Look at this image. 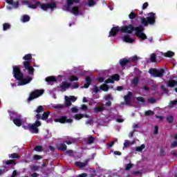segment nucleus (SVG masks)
Returning <instances> with one entry per match:
<instances>
[{"label":"nucleus","mask_w":177,"mask_h":177,"mask_svg":"<svg viewBox=\"0 0 177 177\" xmlns=\"http://www.w3.org/2000/svg\"><path fill=\"white\" fill-rule=\"evenodd\" d=\"M143 149H146V145L145 144L141 145L140 147H136V151H139L140 153L143 151Z\"/></svg>","instance_id":"29"},{"label":"nucleus","mask_w":177,"mask_h":177,"mask_svg":"<svg viewBox=\"0 0 177 177\" xmlns=\"http://www.w3.org/2000/svg\"><path fill=\"white\" fill-rule=\"evenodd\" d=\"M19 175V173L17 172V170H14L12 171V174L11 176V177H16Z\"/></svg>","instance_id":"60"},{"label":"nucleus","mask_w":177,"mask_h":177,"mask_svg":"<svg viewBox=\"0 0 177 177\" xmlns=\"http://www.w3.org/2000/svg\"><path fill=\"white\" fill-rule=\"evenodd\" d=\"M109 88L110 87H109V85L106 84H104L100 86V89H101V91H103L104 92H109Z\"/></svg>","instance_id":"25"},{"label":"nucleus","mask_w":177,"mask_h":177,"mask_svg":"<svg viewBox=\"0 0 177 177\" xmlns=\"http://www.w3.org/2000/svg\"><path fill=\"white\" fill-rule=\"evenodd\" d=\"M131 168H133V163H128L125 165V171H129Z\"/></svg>","instance_id":"42"},{"label":"nucleus","mask_w":177,"mask_h":177,"mask_svg":"<svg viewBox=\"0 0 177 177\" xmlns=\"http://www.w3.org/2000/svg\"><path fill=\"white\" fill-rule=\"evenodd\" d=\"M41 8L43 10H48V9H51V10H53L55 8H56V3H42L41 4Z\"/></svg>","instance_id":"9"},{"label":"nucleus","mask_w":177,"mask_h":177,"mask_svg":"<svg viewBox=\"0 0 177 177\" xmlns=\"http://www.w3.org/2000/svg\"><path fill=\"white\" fill-rule=\"evenodd\" d=\"M74 3H80V0H66V10L70 12L71 10V6L74 5Z\"/></svg>","instance_id":"10"},{"label":"nucleus","mask_w":177,"mask_h":177,"mask_svg":"<svg viewBox=\"0 0 177 177\" xmlns=\"http://www.w3.org/2000/svg\"><path fill=\"white\" fill-rule=\"evenodd\" d=\"M70 86H71V84L66 82H62V84L60 85V88L64 91H66V89H68Z\"/></svg>","instance_id":"19"},{"label":"nucleus","mask_w":177,"mask_h":177,"mask_svg":"<svg viewBox=\"0 0 177 177\" xmlns=\"http://www.w3.org/2000/svg\"><path fill=\"white\" fill-rule=\"evenodd\" d=\"M44 90H35L32 91L28 98V102H31V100H34V99H37V97H39V96H42L44 95Z\"/></svg>","instance_id":"6"},{"label":"nucleus","mask_w":177,"mask_h":177,"mask_svg":"<svg viewBox=\"0 0 177 177\" xmlns=\"http://www.w3.org/2000/svg\"><path fill=\"white\" fill-rule=\"evenodd\" d=\"M177 146V141H174L171 144V147L173 149L174 147H176Z\"/></svg>","instance_id":"64"},{"label":"nucleus","mask_w":177,"mask_h":177,"mask_svg":"<svg viewBox=\"0 0 177 177\" xmlns=\"http://www.w3.org/2000/svg\"><path fill=\"white\" fill-rule=\"evenodd\" d=\"M131 84H133V85H134V86H138V84H139V77H135L132 80Z\"/></svg>","instance_id":"34"},{"label":"nucleus","mask_w":177,"mask_h":177,"mask_svg":"<svg viewBox=\"0 0 177 177\" xmlns=\"http://www.w3.org/2000/svg\"><path fill=\"white\" fill-rule=\"evenodd\" d=\"M44 111H45V109H44V106L40 105L37 106L36 110L34 111V113H38V114H39V113H42Z\"/></svg>","instance_id":"30"},{"label":"nucleus","mask_w":177,"mask_h":177,"mask_svg":"<svg viewBox=\"0 0 177 177\" xmlns=\"http://www.w3.org/2000/svg\"><path fill=\"white\" fill-rule=\"evenodd\" d=\"M39 5H41V2L36 1V3L35 4L29 3L28 8H30V9H37V8H38V6H39Z\"/></svg>","instance_id":"26"},{"label":"nucleus","mask_w":177,"mask_h":177,"mask_svg":"<svg viewBox=\"0 0 177 177\" xmlns=\"http://www.w3.org/2000/svg\"><path fill=\"white\" fill-rule=\"evenodd\" d=\"M158 154L160 156V157L165 156V149H164V148H160Z\"/></svg>","instance_id":"46"},{"label":"nucleus","mask_w":177,"mask_h":177,"mask_svg":"<svg viewBox=\"0 0 177 177\" xmlns=\"http://www.w3.org/2000/svg\"><path fill=\"white\" fill-rule=\"evenodd\" d=\"M165 57H174L175 56V53L169 50L167 53H162V55Z\"/></svg>","instance_id":"21"},{"label":"nucleus","mask_w":177,"mask_h":177,"mask_svg":"<svg viewBox=\"0 0 177 177\" xmlns=\"http://www.w3.org/2000/svg\"><path fill=\"white\" fill-rule=\"evenodd\" d=\"M6 165H16V160H8L5 162Z\"/></svg>","instance_id":"28"},{"label":"nucleus","mask_w":177,"mask_h":177,"mask_svg":"<svg viewBox=\"0 0 177 177\" xmlns=\"http://www.w3.org/2000/svg\"><path fill=\"white\" fill-rule=\"evenodd\" d=\"M30 16H28V15H25L23 16L22 21L24 23H27V21H30Z\"/></svg>","instance_id":"41"},{"label":"nucleus","mask_w":177,"mask_h":177,"mask_svg":"<svg viewBox=\"0 0 177 177\" xmlns=\"http://www.w3.org/2000/svg\"><path fill=\"white\" fill-rule=\"evenodd\" d=\"M95 5H96V1H95V0H88V6L91 8L95 6Z\"/></svg>","instance_id":"45"},{"label":"nucleus","mask_w":177,"mask_h":177,"mask_svg":"<svg viewBox=\"0 0 177 177\" xmlns=\"http://www.w3.org/2000/svg\"><path fill=\"white\" fill-rule=\"evenodd\" d=\"M26 129H28L30 132H32V133H38L39 132V130L38 129V127L32 124H28Z\"/></svg>","instance_id":"12"},{"label":"nucleus","mask_w":177,"mask_h":177,"mask_svg":"<svg viewBox=\"0 0 177 177\" xmlns=\"http://www.w3.org/2000/svg\"><path fill=\"white\" fill-rule=\"evenodd\" d=\"M148 6H149V3L147 2L144 3L142 7V10H145V9H147Z\"/></svg>","instance_id":"55"},{"label":"nucleus","mask_w":177,"mask_h":177,"mask_svg":"<svg viewBox=\"0 0 177 177\" xmlns=\"http://www.w3.org/2000/svg\"><path fill=\"white\" fill-rule=\"evenodd\" d=\"M137 100H138V102H140L142 104H145L146 102V100H145V97H138Z\"/></svg>","instance_id":"50"},{"label":"nucleus","mask_w":177,"mask_h":177,"mask_svg":"<svg viewBox=\"0 0 177 177\" xmlns=\"http://www.w3.org/2000/svg\"><path fill=\"white\" fill-rule=\"evenodd\" d=\"M73 118L76 120H82V118H84V114L82 113H76L74 116Z\"/></svg>","instance_id":"32"},{"label":"nucleus","mask_w":177,"mask_h":177,"mask_svg":"<svg viewBox=\"0 0 177 177\" xmlns=\"http://www.w3.org/2000/svg\"><path fill=\"white\" fill-rule=\"evenodd\" d=\"M66 118L67 116H59V118L54 120L55 122H59L60 124H66Z\"/></svg>","instance_id":"15"},{"label":"nucleus","mask_w":177,"mask_h":177,"mask_svg":"<svg viewBox=\"0 0 177 177\" xmlns=\"http://www.w3.org/2000/svg\"><path fill=\"white\" fill-rule=\"evenodd\" d=\"M95 142V137L94 136H90L88 138L87 143L88 145H92Z\"/></svg>","instance_id":"38"},{"label":"nucleus","mask_w":177,"mask_h":177,"mask_svg":"<svg viewBox=\"0 0 177 177\" xmlns=\"http://www.w3.org/2000/svg\"><path fill=\"white\" fill-rule=\"evenodd\" d=\"M99 91H100V87H97V86H94V88H93V92L92 93L93 95H96V93H97V92H99Z\"/></svg>","instance_id":"44"},{"label":"nucleus","mask_w":177,"mask_h":177,"mask_svg":"<svg viewBox=\"0 0 177 177\" xmlns=\"http://www.w3.org/2000/svg\"><path fill=\"white\" fill-rule=\"evenodd\" d=\"M71 13H73L75 16H78L80 15V7L74 6L71 10Z\"/></svg>","instance_id":"17"},{"label":"nucleus","mask_w":177,"mask_h":177,"mask_svg":"<svg viewBox=\"0 0 177 177\" xmlns=\"http://www.w3.org/2000/svg\"><path fill=\"white\" fill-rule=\"evenodd\" d=\"M139 60V57H138V55H134L131 58V62H138Z\"/></svg>","instance_id":"54"},{"label":"nucleus","mask_w":177,"mask_h":177,"mask_svg":"<svg viewBox=\"0 0 177 177\" xmlns=\"http://www.w3.org/2000/svg\"><path fill=\"white\" fill-rule=\"evenodd\" d=\"M69 100H71V102H75L77 100V98L74 95H72L69 97Z\"/></svg>","instance_id":"62"},{"label":"nucleus","mask_w":177,"mask_h":177,"mask_svg":"<svg viewBox=\"0 0 177 177\" xmlns=\"http://www.w3.org/2000/svg\"><path fill=\"white\" fill-rule=\"evenodd\" d=\"M8 157H9V158H13V159H15V158H17V159L20 158V156H19V153H13L9 154Z\"/></svg>","instance_id":"36"},{"label":"nucleus","mask_w":177,"mask_h":177,"mask_svg":"<svg viewBox=\"0 0 177 177\" xmlns=\"http://www.w3.org/2000/svg\"><path fill=\"white\" fill-rule=\"evenodd\" d=\"M88 162H89V159H86L84 160V162H75V167H78L79 168H85L88 165Z\"/></svg>","instance_id":"13"},{"label":"nucleus","mask_w":177,"mask_h":177,"mask_svg":"<svg viewBox=\"0 0 177 177\" xmlns=\"http://www.w3.org/2000/svg\"><path fill=\"white\" fill-rule=\"evenodd\" d=\"M71 113H78V108L74 106L71 109Z\"/></svg>","instance_id":"57"},{"label":"nucleus","mask_w":177,"mask_h":177,"mask_svg":"<svg viewBox=\"0 0 177 177\" xmlns=\"http://www.w3.org/2000/svg\"><path fill=\"white\" fill-rule=\"evenodd\" d=\"M167 121L169 122V124H172V122H174V116L172 115L167 116Z\"/></svg>","instance_id":"47"},{"label":"nucleus","mask_w":177,"mask_h":177,"mask_svg":"<svg viewBox=\"0 0 177 177\" xmlns=\"http://www.w3.org/2000/svg\"><path fill=\"white\" fill-rule=\"evenodd\" d=\"M45 81L46 82H48V84H50V82H56L57 80L55 76H50L46 77Z\"/></svg>","instance_id":"23"},{"label":"nucleus","mask_w":177,"mask_h":177,"mask_svg":"<svg viewBox=\"0 0 177 177\" xmlns=\"http://www.w3.org/2000/svg\"><path fill=\"white\" fill-rule=\"evenodd\" d=\"M57 149L61 151H66L67 150V145L64 143H61L57 146Z\"/></svg>","instance_id":"22"},{"label":"nucleus","mask_w":177,"mask_h":177,"mask_svg":"<svg viewBox=\"0 0 177 177\" xmlns=\"http://www.w3.org/2000/svg\"><path fill=\"white\" fill-rule=\"evenodd\" d=\"M121 30L122 32H125L126 34H132L133 31H136V35L138 38L142 39V41L147 39V36L146 34L143 33L145 27L142 25L135 27L133 25L129 24L128 26L122 28Z\"/></svg>","instance_id":"1"},{"label":"nucleus","mask_w":177,"mask_h":177,"mask_svg":"<svg viewBox=\"0 0 177 177\" xmlns=\"http://www.w3.org/2000/svg\"><path fill=\"white\" fill-rule=\"evenodd\" d=\"M49 114H50V112L49 111L44 112L43 115H41V120L43 121L46 120V119L49 118Z\"/></svg>","instance_id":"31"},{"label":"nucleus","mask_w":177,"mask_h":177,"mask_svg":"<svg viewBox=\"0 0 177 177\" xmlns=\"http://www.w3.org/2000/svg\"><path fill=\"white\" fill-rule=\"evenodd\" d=\"M10 28V24L8 23H5L3 24V31H6V30H9Z\"/></svg>","instance_id":"43"},{"label":"nucleus","mask_w":177,"mask_h":177,"mask_svg":"<svg viewBox=\"0 0 177 177\" xmlns=\"http://www.w3.org/2000/svg\"><path fill=\"white\" fill-rule=\"evenodd\" d=\"M55 109H63L64 107V104H58L57 105H55Z\"/></svg>","instance_id":"58"},{"label":"nucleus","mask_w":177,"mask_h":177,"mask_svg":"<svg viewBox=\"0 0 177 177\" xmlns=\"http://www.w3.org/2000/svg\"><path fill=\"white\" fill-rule=\"evenodd\" d=\"M73 81H78V77L74 76V75H71V76L70 82H73Z\"/></svg>","instance_id":"52"},{"label":"nucleus","mask_w":177,"mask_h":177,"mask_svg":"<svg viewBox=\"0 0 177 177\" xmlns=\"http://www.w3.org/2000/svg\"><path fill=\"white\" fill-rule=\"evenodd\" d=\"M138 17V15H136L135 12H131L129 15V19H130L131 20H135V19H136Z\"/></svg>","instance_id":"37"},{"label":"nucleus","mask_w":177,"mask_h":177,"mask_svg":"<svg viewBox=\"0 0 177 177\" xmlns=\"http://www.w3.org/2000/svg\"><path fill=\"white\" fill-rule=\"evenodd\" d=\"M8 113L10 115V118L11 120H13V118L16 117V115H17V113L15 111H8Z\"/></svg>","instance_id":"40"},{"label":"nucleus","mask_w":177,"mask_h":177,"mask_svg":"<svg viewBox=\"0 0 177 177\" xmlns=\"http://www.w3.org/2000/svg\"><path fill=\"white\" fill-rule=\"evenodd\" d=\"M167 85L168 86H169L170 88H174V86L175 85H176V81L171 80H169L167 82Z\"/></svg>","instance_id":"33"},{"label":"nucleus","mask_w":177,"mask_h":177,"mask_svg":"<svg viewBox=\"0 0 177 177\" xmlns=\"http://www.w3.org/2000/svg\"><path fill=\"white\" fill-rule=\"evenodd\" d=\"M87 176H88V174H86V173H82L77 176V177H87Z\"/></svg>","instance_id":"63"},{"label":"nucleus","mask_w":177,"mask_h":177,"mask_svg":"<svg viewBox=\"0 0 177 177\" xmlns=\"http://www.w3.org/2000/svg\"><path fill=\"white\" fill-rule=\"evenodd\" d=\"M71 100H70V97L68 96H65V106L66 107H70L71 106Z\"/></svg>","instance_id":"27"},{"label":"nucleus","mask_w":177,"mask_h":177,"mask_svg":"<svg viewBox=\"0 0 177 177\" xmlns=\"http://www.w3.org/2000/svg\"><path fill=\"white\" fill-rule=\"evenodd\" d=\"M12 75L17 81H19V85L20 86L23 85H27L32 81V77L28 76L27 78H24V75L21 72V68L19 66H15L12 68Z\"/></svg>","instance_id":"2"},{"label":"nucleus","mask_w":177,"mask_h":177,"mask_svg":"<svg viewBox=\"0 0 177 177\" xmlns=\"http://www.w3.org/2000/svg\"><path fill=\"white\" fill-rule=\"evenodd\" d=\"M157 60V55H156V53H152L151 55V63H156Z\"/></svg>","instance_id":"39"},{"label":"nucleus","mask_w":177,"mask_h":177,"mask_svg":"<svg viewBox=\"0 0 177 177\" xmlns=\"http://www.w3.org/2000/svg\"><path fill=\"white\" fill-rule=\"evenodd\" d=\"M81 110H82L83 111H86V110H88V106H86V104H82Z\"/></svg>","instance_id":"56"},{"label":"nucleus","mask_w":177,"mask_h":177,"mask_svg":"<svg viewBox=\"0 0 177 177\" xmlns=\"http://www.w3.org/2000/svg\"><path fill=\"white\" fill-rule=\"evenodd\" d=\"M119 64L121 66V67H125V66H127V64H130V66L131 64V60L127 59L125 58H122V59H120Z\"/></svg>","instance_id":"14"},{"label":"nucleus","mask_w":177,"mask_h":177,"mask_svg":"<svg viewBox=\"0 0 177 177\" xmlns=\"http://www.w3.org/2000/svg\"><path fill=\"white\" fill-rule=\"evenodd\" d=\"M114 81H120V75L114 74L104 81L105 84H114Z\"/></svg>","instance_id":"8"},{"label":"nucleus","mask_w":177,"mask_h":177,"mask_svg":"<svg viewBox=\"0 0 177 177\" xmlns=\"http://www.w3.org/2000/svg\"><path fill=\"white\" fill-rule=\"evenodd\" d=\"M124 42H127V44H132L135 42V39H131L129 35H126L124 37Z\"/></svg>","instance_id":"20"},{"label":"nucleus","mask_w":177,"mask_h":177,"mask_svg":"<svg viewBox=\"0 0 177 177\" xmlns=\"http://www.w3.org/2000/svg\"><path fill=\"white\" fill-rule=\"evenodd\" d=\"M145 115L146 117H151V116L154 115V111H153L151 110H148L145 112Z\"/></svg>","instance_id":"35"},{"label":"nucleus","mask_w":177,"mask_h":177,"mask_svg":"<svg viewBox=\"0 0 177 177\" xmlns=\"http://www.w3.org/2000/svg\"><path fill=\"white\" fill-rule=\"evenodd\" d=\"M176 104H177V100L170 101L169 102L170 107H174V106H176Z\"/></svg>","instance_id":"48"},{"label":"nucleus","mask_w":177,"mask_h":177,"mask_svg":"<svg viewBox=\"0 0 177 177\" xmlns=\"http://www.w3.org/2000/svg\"><path fill=\"white\" fill-rule=\"evenodd\" d=\"M86 82L84 84L83 88H84L85 89H88V88H89V86L91 85V84L92 82V78H91V77H89V76H86Z\"/></svg>","instance_id":"16"},{"label":"nucleus","mask_w":177,"mask_h":177,"mask_svg":"<svg viewBox=\"0 0 177 177\" xmlns=\"http://www.w3.org/2000/svg\"><path fill=\"white\" fill-rule=\"evenodd\" d=\"M165 73V70L164 68H161L160 71L151 68L149 70V73L151 75H153V77L161 78L164 77V73Z\"/></svg>","instance_id":"5"},{"label":"nucleus","mask_w":177,"mask_h":177,"mask_svg":"<svg viewBox=\"0 0 177 177\" xmlns=\"http://www.w3.org/2000/svg\"><path fill=\"white\" fill-rule=\"evenodd\" d=\"M136 131V129L133 130L132 131H131L129 134V138H133V134L135 133V132Z\"/></svg>","instance_id":"59"},{"label":"nucleus","mask_w":177,"mask_h":177,"mask_svg":"<svg viewBox=\"0 0 177 177\" xmlns=\"http://www.w3.org/2000/svg\"><path fill=\"white\" fill-rule=\"evenodd\" d=\"M125 26H124L120 28L118 26L113 27L109 31V37H116L118 32H120V31H121V32H122V29L123 28V27H125Z\"/></svg>","instance_id":"7"},{"label":"nucleus","mask_w":177,"mask_h":177,"mask_svg":"<svg viewBox=\"0 0 177 177\" xmlns=\"http://www.w3.org/2000/svg\"><path fill=\"white\" fill-rule=\"evenodd\" d=\"M12 122L16 125V127H20L23 124V120L20 118H15L12 120Z\"/></svg>","instance_id":"18"},{"label":"nucleus","mask_w":177,"mask_h":177,"mask_svg":"<svg viewBox=\"0 0 177 177\" xmlns=\"http://www.w3.org/2000/svg\"><path fill=\"white\" fill-rule=\"evenodd\" d=\"M33 124H34L37 128H38V127H41V123L40 121L36 120V121L35 122V123H33Z\"/></svg>","instance_id":"53"},{"label":"nucleus","mask_w":177,"mask_h":177,"mask_svg":"<svg viewBox=\"0 0 177 177\" xmlns=\"http://www.w3.org/2000/svg\"><path fill=\"white\" fill-rule=\"evenodd\" d=\"M32 59V55L31 54H26L23 57V59L26 60L23 62L24 67L25 70L28 71L29 74H34L35 69L30 64L29 60Z\"/></svg>","instance_id":"4"},{"label":"nucleus","mask_w":177,"mask_h":177,"mask_svg":"<svg viewBox=\"0 0 177 177\" xmlns=\"http://www.w3.org/2000/svg\"><path fill=\"white\" fill-rule=\"evenodd\" d=\"M106 110V108L104 106H96L94 108V113H102Z\"/></svg>","instance_id":"24"},{"label":"nucleus","mask_w":177,"mask_h":177,"mask_svg":"<svg viewBox=\"0 0 177 177\" xmlns=\"http://www.w3.org/2000/svg\"><path fill=\"white\" fill-rule=\"evenodd\" d=\"M130 145H131V143L129 142V141L125 140V142L124 143V147H129Z\"/></svg>","instance_id":"61"},{"label":"nucleus","mask_w":177,"mask_h":177,"mask_svg":"<svg viewBox=\"0 0 177 177\" xmlns=\"http://www.w3.org/2000/svg\"><path fill=\"white\" fill-rule=\"evenodd\" d=\"M125 104L131 106V99H132V92L129 91L127 95L124 96Z\"/></svg>","instance_id":"11"},{"label":"nucleus","mask_w":177,"mask_h":177,"mask_svg":"<svg viewBox=\"0 0 177 177\" xmlns=\"http://www.w3.org/2000/svg\"><path fill=\"white\" fill-rule=\"evenodd\" d=\"M35 151H42V146L41 145H37L35 148H34Z\"/></svg>","instance_id":"49"},{"label":"nucleus","mask_w":177,"mask_h":177,"mask_svg":"<svg viewBox=\"0 0 177 177\" xmlns=\"http://www.w3.org/2000/svg\"><path fill=\"white\" fill-rule=\"evenodd\" d=\"M148 101L149 102V103H151V104H154V103H156V102H157V100H156L154 97H151L150 98L148 99Z\"/></svg>","instance_id":"51"},{"label":"nucleus","mask_w":177,"mask_h":177,"mask_svg":"<svg viewBox=\"0 0 177 177\" xmlns=\"http://www.w3.org/2000/svg\"><path fill=\"white\" fill-rule=\"evenodd\" d=\"M148 17L145 18V17H141L140 20L141 24L144 27H147L148 24L149 26H154L156 24V13L154 12H149L147 15Z\"/></svg>","instance_id":"3"}]
</instances>
